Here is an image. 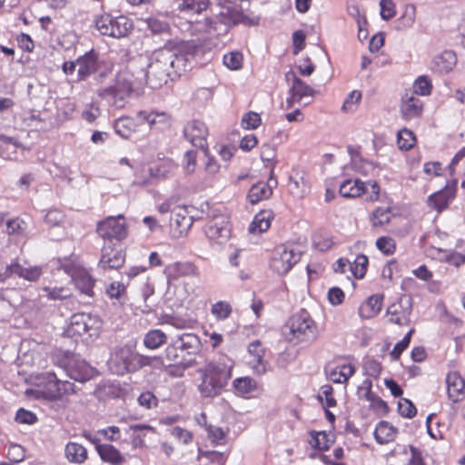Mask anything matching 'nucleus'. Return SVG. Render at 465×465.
<instances>
[{
	"mask_svg": "<svg viewBox=\"0 0 465 465\" xmlns=\"http://www.w3.org/2000/svg\"><path fill=\"white\" fill-rule=\"evenodd\" d=\"M367 265H368L367 256L361 254L355 258L353 263H351V267H350V270L351 271L352 274L356 278L361 279L366 273Z\"/></svg>",
	"mask_w": 465,
	"mask_h": 465,
	"instance_id": "nucleus-49",
	"label": "nucleus"
},
{
	"mask_svg": "<svg viewBox=\"0 0 465 465\" xmlns=\"http://www.w3.org/2000/svg\"><path fill=\"white\" fill-rule=\"evenodd\" d=\"M95 26L103 35L121 38L131 31L133 23L126 16L113 17L106 14L96 18Z\"/></svg>",
	"mask_w": 465,
	"mask_h": 465,
	"instance_id": "nucleus-7",
	"label": "nucleus"
},
{
	"mask_svg": "<svg viewBox=\"0 0 465 465\" xmlns=\"http://www.w3.org/2000/svg\"><path fill=\"white\" fill-rule=\"evenodd\" d=\"M139 369L149 366L154 369H161L169 366L166 362L165 357L162 358L160 356H139Z\"/></svg>",
	"mask_w": 465,
	"mask_h": 465,
	"instance_id": "nucleus-46",
	"label": "nucleus"
},
{
	"mask_svg": "<svg viewBox=\"0 0 465 465\" xmlns=\"http://www.w3.org/2000/svg\"><path fill=\"white\" fill-rule=\"evenodd\" d=\"M285 335L290 341L302 342L317 338V325L305 310L292 315L285 325Z\"/></svg>",
	"mask_w": 465,
	"mask_h": 465,
	"instance_id": "nucleus-4",
	"label": "nucleus"
},
{
	"mask_svg": "<svg viewBox=\"0 0 465 465\" xmlns=\"http://www.w3.org/2000/svg\"><path fill=\"white\" fill-rule=\"evenodd\" d=\"M125 292L126 289L124 284L120 282H113L106 289V292L111 298L118 300L125 295Z\"/></svg>",
	"mask_w": 465,
	"mask_h": 465,
	"instance_id": "nucleus-64",
	"label": "nucleus"
},
{
	"mask_svg": "<svg viewBox=\"0 0 465 465\" xmlns=\"http://www.w3.org/2000/svg\"><path fill=\"white\" fill-rule=\"evenodd\" d=\"M361 99V94L359 91H351L345 101L343 102L341 110L344 112H351L354 110V106L360 103Z\"/></svg>",
	"mask_w": 465,
	"mask_h": 465,
	"instance_id": "nucleus-63",
	"label": "nucleus"
},
{
	"mask_svg": "<svg viewBox=\"0 0 465 465\" xmlns=\"http://www.w3.org/2000/svg\"><path fill=\"white\" fill-rule=\"evenodd\" d=\"M76 64L78 66L77 81L86 80L90 75L98 72L100 67L98 54L94 50H91L78 57L76 59Z\"/></svg>",
	"mask_w": 465,
	"mask_h": 465,
	"instance_id": "nucleus-15",
	"label": "nucleus"
},
{
	"mask_svg": "<svg viewBox=\"0 0 465 465\" xmlns=\"http://www.w3.org/2000/svg\"><path fill=\"white\" fill-rule=\"evenodd\" d=\"M412 306L410 298H401L397 302L387 308V316L391 323L400 326L408 325L411 322Z\"/></svg>",
	"mask_w": 465,
	"mask_h": 465,
	"instance_id": "nucleus-12",
	"label": "nucleus"
},
{
	"mask_svg": "<svg viewBox=\"0 0 465 465\" xmlns=\"http://www.w3.org/2000/svg\"><path fill=\"white\" fill-rule=\"evenodd\" d=\"M199 218L193 206L179 205L172 211L171 226L178 230L179 234H183L192 227L193 221Z\"/></svg>",
	"mask_w": 465,
	"mask_h": 465,
	"instance_id": "nucleus-10",
	"label": "nucleus"
},
{
	"mask_svg": "<svg viewBox=\"0 0 465 465\" xmlns=\"http://www.w3.org/2000/svg\"><path fill=\"white\" fill-rule=\"evenodd\" d=\"M58 364L67 372L71 379L81 382L87 380V374L82 371V369H86L85 364L84 362L78 363L73 353L69 351L64 352L63 357L58 360Z\"/></svg>",
	"mask_w": 465,
	"mask_h": 465,
	"instance_id": "nucleus-17",
	"label": "nucleus"
},
{
	"mask_svg": "<svg viewBox=\"0 0 465 465\" xmlns=\"http://www.w3.org/2000/svg\"><path fill=\"white\" fill-rule=\"evenodd\" d=\"M456 184V182L454 183ZM456 194V187L446 186L443 190H440L435 193H432L428 199V204L430 208L441 212L445 209L450 201L453 200Z\"/></svg>",
	"mask_w": 465,
	"mask_h": 465,
	"instance_id": "nucleus-25",
	"label": "nucleus"
},
{
	"mask_svg": "<svg viewBox=\"0 0 465 465\" xmlns=\"http://www.w3.org/2000/svg\"><path fill=\"white\" fill-rule=\"evenodd\" d=\"M398 411L399 413L405 418H412L417 413L414 404L407 399H401L399 401Z\"/></svg>",
	"mask_w": 465,
	"mask_h": 465,
	"instance_id": "nucleus-60",
	"label": "nucleus"
},
{
	"mask_svg": "<svg viewBox=\"0 0 465 465\" xmlns=\"http://www.w3.org/2000/svg\"><path fill=\"white\" fill-rule=\"evenodd\" d=\"M382 296L371 295L359 308V314L363 319H371L375 317L381 310Z\"/></svg>",
	"mask_w": 465,
	"mask_h": 465,
	"instance_id": "nucleus-29",
	"label": "nucleus"
},
{
	"mask_svg": "<svg viewBox=\"0 0 465 465\" xmlns=\"http://www.w3.org/2000/svg\"><path fill=\"white\" fill-rule=\"evenodd\" d=\"M285 77L288 82H292L289 93H293L294 95L297 96V102L303 97L312 96L314 94L313 89L300 79L294 72L289 71L286 73Z\"/></svg>",
	"mask_w": 465,
	"mask_h": 465,
	"instance_id": "nucleus-28",
	"label": "nucleus"
},
{
	"mask_svg": "<svg viewBox=\"0 0 465 465\" xmlns=\"http://www.w3.org/2000/svg\"><path fill=\"white\" fill-rule=\"evenodd\" d=\"M413 332L414 329L410 330L409 332L404 336V338L395 344L394 348L390 353L393 361L399 360L402 351L409 346Z\"/></svg>",
	"mask_w": 465,
	"mask_h": 465,
	"instance_id": "nucleus-57",
	"label": "nucleus"
},
{
	"mask_svg": "<svg viewBox=\"0 0 465 465\" xmlns=\"http://www.w3.org/2000/svg\"><path fill=\"white\" fill-rule=\"evenodd\" d=\"M17 269L16 275L30 282L37 281L43 272L42 269L37 266L24 268L19 264V267H16V270Z\"/></svg>",
	"mask_w": 465,
	"mask_h": 465,
	"instance_id": "nucleus-53",
	"label": "nucleus"
},
{
	"mask_svg": "<svg viewBox=\"0 0 465 465\" xmlns=\"http://www.w3.org/2000/svg\"><path fill=\"white\" fill-rule=\"evenodd\" d=\"M167 341L166 334L158 329L149 331L143 339V343L148 349H157Z\"/></svg>",
	"mask_w": 465,
	"mask_h": 465,
	"instance_id": "nucleus-39",
	"label": "nucleus"
},
{
	"mask_svg": "<svg viewBox=\"0 0 465 465\" xmlns=\"http://www.w3.org/2000/svg\"><path fill=\"white\" fill-rule=\"evenodd\" d=\"M221 23L226 25H232L237 24L256 25L257 21L247 16L242 10L238 9L233 4L222 6L218 15Z\"/></svg>",
	"mask_w": 465,
	"mask_h": 465,
	"instance_id": "nucleus-13",
	"label": "nucleus"
},
{
	"mask_svg": "<svg viewBox=\"0 0 465 465\" xmlns=\"http://www.w3.org/2000/svg\"><path fill=\"white\" fill-rule=\"evenodd\" d=\"M47 390L53 398H58L63 394H70L74 391L73 383L58 379L55 373H48Z\"/></svg>",
	"mask_w": 465,
	"mask_h": 465,
	"instance_id": "nucleus-27",
	"label": "nucleus"
},
{
	"mask_svg": "<svg viewBox=\"0 0 465 465\" xmlns=\"http://www.w3.org/2000/svg\"><path fill=\"white\" fill-rule=\"evenodd\" d=\"M274 164L272 165L268 183L259 182L253 184L248 193V200L252 204L269 198L272 193V188L276 187L278 183L273 175Z\"/></svg>",
	"mask_w": 465,
	"mask_h": 465,
	"instance_id": "nucleus-14",
	"label": "nucleus"
},
{
	"mask_svg": "<svg viewBox=\"0 0 465 465\" xmlns=\"http://www.w3.org/2000/svg\"><path fill=\"white\" fill-rule=\"evenodd\" d=\"M193 52L188 45L182 43L177 52L163 48L153 53L146 73L147 84L152 89H159L172 74H181L192 67Z\"/></svg>",
	"mask_w": 465,
	"mask_h": 465,
	"instance_id": "nucleus-1",
	"label": "nucleus"
},
{
	"mask_svg": "<svg viewBox=\"0 0 465 465\" xmlns=\"http://www.w3.org/2000/svg\"><path fill=\"white\" fill-rule=\"evenodd\" d=\"M72 279L81 292L92 296L94 281L84 270H77L72 274Z\"/></svg>",
	"mask_w": 465,
	"mask_h": 465,
	"instance_id": "nucleus-32",
	"label": "nucleus"
},
{
	"mask_svg": "<svg viewBox=\"0 0 465 465\" xmlns=\"http://www.w3.org/2000/svg\"><path fill=\"white\" fill-rule=\"evenodd\" d=\"M233 387L240 394L251 392L255 388V382L249 377L238 378L233 381Z\"/></svg>",
	"mask_w": 465,
	"mask_h": 465,
	"instance_id": "nucleus-56",
	"label": "nucleus"
},
{
	"mask_svg": "<svg viewBox=\"0 0 465 465\" xmlns=\"http://www.w3.org/2000/svg\"><path fill=\"white\" fill-rule=\"evenodd\" d=\"M232 362L228 359L212 361L198 370L202 381L199 391L203 397H214L221 393L232 377Z\"/></svg>",
	"mask_w": 465,
	"mask_h": 465,
	"instance_id": "nucleus-2",
	"label": "nucleus"
},
{
	"mask_svg": "<svg viewBox=\"0 0 465 465\" xmlns=\"http://www.w3.org/2000/svg\"><path fill=\"white\" fill-rule=\"evenodd\" d=\"M137 120L141 124L146 122L150 127H153L159 124L163 125L166 124L168 122V117L164 113L158 114L154 112L147 113L144 111H140L137 114Z\"/></svg>",
	"mask_w": 465,
	"mask_h": 465,
	"instance_id": "nucleus-40",
	"label": "nucleus"
},
{
	"mask_svg": "<svg viewBox=\"0 0 465 465\" xmlns=\"http://www.w3.org/2000/svg\"><path fill=\"white\" fill-rule=\"evenodd\" d=\"M139 353L133 352L128 347H122L112 353L108 364L110 370L117 374L124 375L139 370Z\"/></svg>",
	"mask_w": 465,
	"mask_h": 465,
	"instance_id": "nucleus-8",
	"label": "nucleus"
},
{
	"mask_svg": "<svg viewBox=\"0 0 465 465\" xmlns=\"http://www.w3.org/2000/svg\"><path fill=\"white\" fill-rule=\"evenodd\" d=\"M205 235L212 244H223L231 235L229 218L224 214L213 215L205 226Z\"/></svg>",
	"mask_w": 465,
	"mask_h": 465,
	"instance_id": "nucleus-9",
	"label": "nucleus"
},
{
	"mask_svg": "<svg viewBox=\"0 0 465 465\" xmlns=\"http://www.w3.org/2000/svg\"><path fill=\"white\" fill-rule=\"evenodd\" d=\"M145 431H154V429L146 424H134L128 427L126 432L132 436V445L134 448L144 446Z\"/></svg>",
	"mask_w": 465,
	"mask_h": 465,
	"instance_id": "nucleus-35",
	"label": "nucleus"
},
{
	"mask_svg": "<svg viewBox=\"0 0 465 465\" xmlns=\"http://www.w3.org/2000/svg\"><path fill=\"white\" fill-rule=\"evenodd\" d=\"M431 91V84L427 76H420L413 84V89L407 91L408 93H414V95H428Z\"/></svg>",
	"mask_w": 465,
	"mask_h": 465,
	"instance_id": "nucleus-48",
	"label": "nucleus"
},
{
	"mask_svg": "<svg viewBox=\"0 0 465 465\" xmlns=\"http://www.w3.org/2000/svg\"><path fill=\"white\" fill-rule=\"evenodd\" d=\"M26 228V223L19 218L8 220L6 222V233L9 235H20Z\"/></svg>",
	"mask_w": 465,
	"mask_h": 465,
	"instance_id": "nucleus-59",
	"label": "nucleus"
},
{
	"mask_svg": "<svg viewBox=\"0 0 465 465\" xmlns=\"http://www.w3.org/2000/svg\"><path fill=\"white\" fill-rule=\"evenodd\" d=\"M318 400L326 408L336 406V400L333 397V389L331 385H323L321 388V392L318 395Z\"/></svg>",
	"mask_w": 465,
	"mask_h": 465,
	"instance_id": "nucleus-52",
	"label": "nucleus"
},
{
	"mask_svg": "<svg viewBox=\"0 0 465 465\" xmlns=\"http://www.w3.org/2000/svg\"><path fill=\"white\" fill-rule=\"evenodd\" d=\"M96 232L105 243L121 242L128 235V230L123 214L108 216L97 223Z\"/></svg>",
	"mask_w": 465,
	"mask_h": 465,
	"instance_id": "nucleus-6",
	"label": "nucleus"
},
{
	"mask_svg": "<svg viewBox=\"0 0 465 465\" xmlns=\"http://www.w3.org/2000/svg\"><path fill=\"white\" fill-rule=\"evenodd\" d=\"M391 208L390 207H378L372 213V225L381 226L390 222L391 219Z\"/></svg>",
	"mask_w": 465,
	"mask_h": 465,
	"instance_id": "nucleus-51",
	"label": "nucleus"
},
{
	"mask_svg": "<svg viewBox=\"0 0 465 465\" xmlns=\"http://www.w3.org/2000/svg\"><path fill=\"white\" fill-rule=\"evenodd\" d=\"M209 5V0H182L178 5L180 11L200 14Z\"/></svg>",
	"mask_w": 465,
	"mask_h": 465,
	"instance_id": "nucleus-42",
	"label": "nucleus"
},
{
	"mask_svg": "<svg viewBox=\"0 0 465 465\" xmlns=\"http://www.w3.org/2000/svg\"><path fill=\"white\" fill-rule=\"evenodd\" d=\"M364 384H367L365 399L370 401L371 408L377 411L385 412L388 409V406L383 400H381L371 391V382L370 381H365Z\"/></svg>",
	"mask_w": 465,
	"mask_h": 465,
	"instance_id": "nucleus-43",
	"label": "nucleus"
},
{
	"mask_svg": "<svg viewBox=\"0 0 465 465\" xmlns=\"http://www.w3.org/2000/svg\"><path fill=\"white\" fill-rule=\"evenodd\" d=\"M134 90L133 74L124 71L117 74L113 85L97 91L100 98L116 109L124 108Z\"/></svg>",
	"mask_w": 465,
	"mask_h": 465,
	"instance_id": "nucleus-3",
	"label": "nucleus"
},
{
	"mask_svg": "<svg viewBox=\"0 0 465 465\" xmlns=\"http://www.w3.org/2000/svg\"><path fill=\"white\" fill-rule=\"evenodd\" d=\"M165 360L169 366H182L183 369L197 364L194 359L188 357L185 351H183L180 346H177L174 340L165 349Z\"/></svg>",
	"mask_w": 465,
	"mask_h": 465,
	"instance_id": "nucleus-20",
	"label": "nucleus"
},
{
	"mask_svg": "<svg viewBox=\"0 0 465 465\" xmlns=\"http://www.w3.org/2000/svg\"><path fill=\"white\" fill-rule=\"evenodd\" d=\"M97 451L104 461L113 465H120L124 459L120 451L110 444H102L97 447Z\"/></svg>",
	"mask_w": 465,
	"mask_h": 465,
	"instance_id": "nucleus-36",
	"label": "nucleus"
},
{
	"mask_svg": "<svg viewBox=\"0 0 465 465\" xmlns=\"http://www.w3.org/2000/svg\"><path fill=\"white\" fill-rule=\"evenodd\" d=\"M223 64L231 70L241 69L242 66V54L236 51L224 54Z\"/></svg>",
	"mask_w": 465,
	"mask_h": 465,
	"instance_id": "nucleus-54",
	"label": "nucleus"
},
{
	"mask_svg": "<svg viewBox=\"0 0 465 465\" xmlns=\"http://www.w3.org/2000/svg\"><path fill=\"white\" fill-rule=\"evenodd\" d=\"M397 143H398L399 148L401 150L411 149L415 143L414 134L408 129L401 130L398 133Z\"/></svg>",
	"mask_w": 465,
	"mask_h": 465,
	"instance_id": "nucleus-50",
	"label": "nucleus"
},
{
	"mask_svg": "<svg viewBox=\"0 0 465 465\" xmlns=\"http://www.w3.org/2000/svg\"><path fill=\"white\" fill-rule=\"evenodd\" d=\"M456 63V54L452 51H444L433 57L430 69L440 74H448L453 69Z\"/></svg>",
	"mask_w": 465,
	"mask_h": 465,
	"instance_id": "nucleus-24",
	"label": "nucleus"
},
{
	"mask_svg": "<svg viewBox=\"0 0 465 465\" xmlns=\"http://www.w3.org/2000/svg\"><path fill=\"white\" fill-rule=\"evenodd\" d=\"M125 261V255L122 250L113 248L112 243H104L102 249V256L99 261V267L104 270L118 269Z\"/></svg>",
	"mask_w": 465,
	"mask_h": 465,
	"instance_id": "nucleus-16",
	"label": "nucleus"
},
{
	"mask_svg": "<svg viewBox=\"0 0 465 465\" xmlns=\"http://www.w3.org/2000/svg\"><path fill=\"white\" fill-rule=\"evenodd\" d=\"M376 247L384 254L390 255L395 252V241L391 237L381 236L376 241Z\"/></svg>",
	"mask_w": 465,
	"mask_h": 465,
	"instance_id": "nucleus-58",
	"label": "nucleus"
},
{
	"mask_svg": "<svg viewBox=\"0 0 465 465\" xmlns=\"http://www.w3.org/2000/svg\"><path fill=\"white\" fill-rule=\"evenodd\" d=\"M381 16L383 20L389 21L396 15L395 5L392 0H381Z\"/></svg>",
	"mask_w": 465,
	"mask_h": 465,
	"instance_id": "nucleus-62",
	"label": "nucleus"
},
{
	"mask_svg": "<svg viewBox=\"0 0 465 465\" xmlns=\"http://www.w3.org/2000/svg\"><path fill=\"white\" fill-rule=\"evenodd\" d=\"M64 455L69 462L82 464L87 460L86 449L76 442H69L64 449Z\"/></svg>",
	"mask_w": 465,
	"mask_h": 465,
	"instance_id": "nucleus-33",
	"label": "nucleus"
},
{
	"mask_svg": "<svg viewBox=\"0 0 465 465\" xmlns=\"http://www.w3.org/2000/svg\"><path fill=\"white\" fill-rule=\"evenodd\" d=\"M288 190L293 197L301 199L309 192V186L302 177L289 178Z\"/></svg>",
	"mask_w": 465,
	"mask_h": 465,
	"instance_id": "nucleus-41",
	"label": "nucleus"
},
{
	"mask_svg": "<svg viewBox=\"0 0 465 465\" xmlns=\"http://www.w3.org/2000/svg\"><path fill=\"white\" fill-rule=\"evenodd\" d=\"M174 341L177 342V346H180V349L183 351H185L188 357H192L196 354L202 346L199 337L191 332L180 334L174 339Z\"/></svg>",
	"mask_w": 465,
	"mask_h": 465,
	"instance_id": "nucleus-26",
	"label": "nucleus"
},
{
	"mask_svg": "<svg viewBox=\"0 0 465 465\" xmlns=\"http://www.w3.org/2000/svg\"><path fill=\"white\" fill-rule=\"evenodd\" d=\"M208 130L203 122L193 120L183 129L184 137L196 147L203 148L206 143Z\"/></svg>",
	"mask_w": 465,
	"mask_h": 465,
	"instance_id": "nucleus-18",
	"label": "nucleus"
},
{
	"mask_svg": "<svg viewBox=\"0 0 465 465\" xmlns=\"http://www.w3.org/2000/svg\"><path fill=\"white\" fill-rule=\"evenodd\" d=\"M100 325L101 322L97 318L90 314L76 313L70 318L66 333L69 336H81L93 329L97 330Z\"/></svg>",
	"mask_w": 465,
	"mask_h": 465,
	"instance_id": "nucleus-11",
	"label": "nucleus"
},
{
	"mask_svg": "<svg viewBox=\"0 0 465 465\" xmlns=\"http://www.w3.org/2000/svg\"><path fill=\"white\" fill-rule=\"evenodd\" d=\"M211 312L216 319L225 320L232 312V306L227 302L220 301L212 306Z\"/></svg>",
	"mask_w": 465,
	"mask_h": 465,
	"instance_id": "nucleus-47",
	"label": "nucleus"
},
{
	"mask_svg": "<svg viewBox=\"0 0 465 465\" xmlns=\"http://www.w3.org/2000/svg\"><path fill=\"white\" fill-rule=\"evenodd\" d=\"M448 398L454 403L465 395V380L458 371H451L446 377Z\"/></svg>",
	"mask_w": 465,
	"mask_h": 465,
	"instance_id": "nucleus-22",
	"label": "nucleus"
},
{
	"mask_svg": "<svg viewBox=\"0 0 465 465\" xmlns=\"http://www.w3.org/2000/svg\"><path fill=\"white\" fill-rule=\"evenodd\" d=\"M397 429L388 421H380L374 430V437L378 443L386 444L395 439Z\"/></svg>",
	"mask_w": 465,
	"mask_h": 465,
	"instance_id": "nucleus-34",
	"label": "nucleus"
},
{
	"mask_svg": "<svg viewBox=\"0 0 465 465\" xmlns=\"http://www.w3.org/2000/svg\"><path fill=\"white\" fill-rule=\"evenodd\" d=\"M141 124L137 118L120 117L114 123V130L123 138H129L136 131L138 124Z\"/></svg>",
	"mask_w": 465,
	"mask_h": 465,
	"instance_id": "nucleus-37",
	"label": "nucleus"
},
{
	"mask_svg": "<svg viewBox=\"0 0 465 465\" xmlns=\"http://www.w3.org/2000/svg\"><path fill=\"white\" fill-rule=\"evenodd\" d=\"M154 293V288L149 282H145L142 288V298L144 302L143 312H151L153 311L154 304V300L153 295Z\"/></svg>",
	"mask_w": 465,
	"mask_h": 465,
	"instance_id": "nucleus-55",
	"label": "nucleus"
},
{
	"mask_svg": "<svg viewBox=\"0 0 465 465\" xmlns=\"http://www.w3.org/2000/svg\"><path fill=\"white\" fill-rule=\"evenodd\" d=\"M261 116L254 112L245 114L242 119V125L244 129H256L261 124Z\"/></svg>",
	"mask_w": 465,
	"mask_h": 465,
	"instance_id": "nucleus-61",
	"label": "nucleus"
},
{
	"mask_svg": "<svg viewBox=\"0 0 465 465\" xmlns=\"http://www.w3.org/2000/svg\"><path fill=\"white\" fill-rule=\"evenodd\" d=\"M302 257V251L293 244H282L274 248L270 261L271 269L280 274H286Z\"/></svg>",
	"mask_w": 465,
	"mask_h": 465,
	"instance_id": "nucleus-5",
	"label": "nucleus"
},
{
	"mask_svg": "<svg viewBox=\"0 0 465 465\" xmlns=\"http://www.w3.org/2000/svg\"><path fill=\"white\" fill-rule=\"evenodd\" d=\"M168 282L178 280L181 277L198 276L197 267L190 262H176L168 264L163 271Z\"/></svg>",
	"mask_w": 465,
	"mask_h": 465,
	"instance_id": "nucleus-19",
	"label": "nucleus"
},
{
	"mask_svg": "<svg viewBox=\"0 0 465 465\" xmlns=\"http://www.w3.org/2000/svg\"><path fill=\"white\" fill-rule=\"evenodd\" d=\"M248 364L257 374L266 371V362L263 361L264 350L260 341H256L248 346Z\"/></svg>",
	"mask_w": 465,
	"mask_h": 465,
	"instance_id": "nucleus-23",
	"label": "nucleus"
},
{
	"mask_svg": "<svg viewBox=\"0 0 465 465\" xmlns=\"http://www.w3.org/2000/svg\"><path fill=\"white\" fill-rule=\"evenodd\" d=\"M43 292V296L54 301L64 300L72 295L71 290L66 287H45Z\"/></svg>",
	"mask_w": 465,
	"mask_h": 465,
	"instance_id": "nucleus-45",
	"label": "nucleus"
},
{
	"mask_svg": "<svg viewBox=\"0 0 465 465\" xmlns=\"http://www.w3.org/2000/svg\"><path fill=\"white\" fill-rule=\"evenodd\" d=\"M423 103L414 93H406L401 98V112L405 119H413L421 116Z\"/></svg>",
	"mask_w": 465,
	"mask_h": 465,
	"instance_id": "nucleus-21",
	"label": "nucleus"
},
{
	"mask_svg": "<svg viewBox=\"0 0 465 465\" xmlns=\"http://www.w3.org/2000/svg\"><path fill=\"white\" fill-rule=\"evenodd\" d=\"M273 213L270 210H263L258 213L249 226V232L252 233H261L266 232L271 225Z\"/></svg>",
	"mask_w": 465,
	"mask_h": 465,
	"instance_id": "nucleus-31",
	"label": "nucleus"
},
{
	"mask_svg": "<svg viewBox=\"0 0 465 465\" xmlns=\"http://www.w3.org/2000/svg\"><path fill=\"white\" fill-rule=\"evenodd\" d=\"M310 445L321 450H328L330 447V440L324 431H312L310 434Z\"/></svg>",
	"mask_w": 465,
	"mask_h": 465,
	"instance_id": "nucleus-44",
	"label": "nucleus"
},
{
	"mask_svg": "<svg viewBox=\"0 0 465 465\" xmlns=\"http://www.w3.org/2000/svg\"><path fill=\"white\" fill-rule=\"evenodd\" d=\"M368 188L360 179H348L340 186V194L346 198H355L366 193Z\"/></svg>",
	"mask_w": 465,
	"mask_h": 465,
	"instance_id": "nucleus-30",
	"label": "nucleus"
},
{
	"mask_svg": "<svg viewBox=\"0 0 465 465\" xmlns=\"http://www.w3.org/2000/svg\"><path fill=\"white\" fill-rule=\"evenodd\" d=\"M355 372L351 364H343L331 371L330 379L335 383H345Z\"/></svg>",
	"mask_w": 465,
	"mask_h": 465,
	"instance_id": "nucleus-38",
	"label": "nucleus"
}]
</instances>
